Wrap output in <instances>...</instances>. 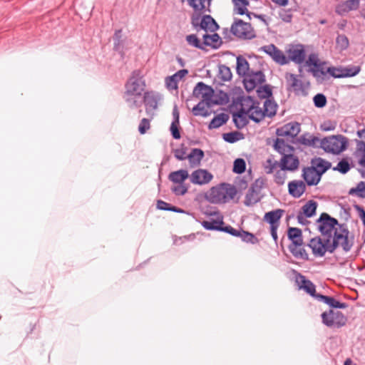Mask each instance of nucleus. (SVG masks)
<instances>
[{
  "instance_id": "obj_1",
  "label": "nucleus",
  "mask_w": 365,
  "mask_h": 365,
  "mask_svg": "<svg viewBox=\"0 0 365 365\" xmlns=\"http://www.w3.org/2000/svg\"><path fill=\"white\" fill-rule=\"evenodd\" d=\"M352 246L353 240L346 239V232L343 230L335 232V237H333L332 241L317 237L312 238L309 243V247L316 257H323L327 252L332 253L338 247H341L344 252H349Z\"/></svg>"
},
{
  "instance_id": "obj_2",
  "label": "nucleus",
  "mask_w": 365,
  "mask_h": 365,
  "mask_svg": "<svg viewBox=\"0 0 365 365\" xmlns=\"http://www.w3.org/2000/svg\"><path fill=\"white\" fill-rule=\"evenodd\" d=\"M145 81L139 71H134L125 85L123 98L130 108H138L142 105V94L145 90Z\"/></svg>"
},
{
  "instance_id": "obj_3",
  "label": "nucleus",
  "mask_w": 365,
  "mask_h": 365,
  "mask_svg": "<svg viewBox=\"0 0 365 365\" xmlns=\"http://www.w3.org/2000/svg\"><path fill=\"white\" fill-rule=\"evenodd\" d=\"M318 229L322 233L323 237L330 239L332 241L333 237H335V232H339L341 230L346 232V238L349 239V232L344 225H339L338 221L327 213H322L320 217L317 221Z\"/></svg>"
},
{
  "instance_id": "obj_4",
  "label": "nucleus",
  "mask_w": 365,
  "mask_h": 365,
  "mask_svg": "<svg viewBox=\"0 0 365 365\" xmlns=\"http://www.w3.org/2000/svg\"><path fill=\"white\" fill-rule=\"evenodd\" d=\"M237 194L235 186L222 183L212 187L207 194V199L212 203H225L232 200Z\"/></svg>"
},
{
  "instance_id": "obj_5",
  "label": "nucleus",
  "mask_w": 365,
  "mask_h": 365,
  "mask_svg": "<svg viewBox=\"0 0 365 365\" xmlns=\"http://www.w3.org/2000/svg\"><path fill=\"white\" fill-rule=\"evenodd\" d=\"M348 141L341 135H331L321 140L320 146L327 153L339 154L346 149Z\"/></svg>"
},
{
  "instance_id": "obj_6",
  "label": "nucleus",
  "mask_w": 365,
  "mask_h": 365,
  "mask_svg": "<svg viewBox=\"0 0 365 365\" xmlns=\"http://www.w3.org/2000/svg\"><path fill=\"white\" fill-rule=\"evenodd\" d=\"M190 19L192 27L197 31L203 30L206 34L209 31L213 33L219 29L215 20L208 14H192Z\"/></svg>"
},
{
  "instance_id": "obj_7",
  "label": "nucleus",
  "mask_w": 365,
  "mask_h": 365,
  "mask_svg": "<svg viewBox=\"0 0 365 365\" xmlns=\"http://www.w3.org/2000/svg\"><path fill=\"white\" fill-rule=\"evenodd\" d=\"M240 105L247 109L249 113V118L254 122L259 123L264 118V112L262 106L258 101L248 96L241 101Z\"/></svg>"
},
{
  "instance_id": "obj_8",
  "label": "nucleus",
  "mask_w": 365,
  "mask_h": 365,
  "mask_svg": "<svg viewBox=\"0 0 365 365\" xmlns=\"http://www.w3.org/2000/svg\"><path fill=\"white\" fill-rule=\"evenodd\" d=\"M192 93L195 97L201 98V101H207V103L210 106H212L219 103L217 101L213 98V88L211 86L205 84L203 82H199L197 83L193 89Z\"/></svg>"
},
{
  "instance_id": "obj_9",
  "label": "nucleus",
  "mask_w": 365,
  "mask_h": 365,
  "mask_svg": "<svg viewBox=\"0 0 365 365\" xmlns=\"http://www.w3.org/2000/svg\"><path fill=\"white\" fill-rule=\"evenodd\" d=\"M285 79L289 90L294 92L296 95L306 96L309 83H306L296 74L286 73Z\"/></svg>"
},
{
  "instance_id": "obj_10",
  "label": "nucleus",
  "mask_w": 365,
  "mask_h": 365,
  "mask_svg": "<svg viewBox=\"0 0 365 365\" xmlns=\"http://www.w3.org/2000/svg\"><path fill=\"white\" fill-rule=\"evenodd\" d=\"M232 33L237 37L244 39H251L255 36V31L249 23L242 20L236 21L231 27Z\"/></svg>"
},
{
  "instance_id": "obj_11",
  "label": "nucleus",
  "mask_w": 365,
  "mask_h": 365,
  "mask_svg": "<svg viewBox=\"0 0 365 365\" xmlns=\"http://www.w3.org/2000/svg\"><path fill=\"white\" fill-rule=\"evenodd\" d=\"M263 186L264 181L261 179H257L252 183L245 196V204L246 205H252L261 200V191Z\"/></svg>"
},
{
  "instance_id": "obj_12",
  "label": "nucleus",
  "mask_w": 365,
  "mask_h": 365,
  "mask_svg": "<svg viewBox=\"0 0 365 365\" xmlns=\"http://www.w3.org/2000/svg\"><path fill=\"white\" fill-rule=\"evenodd\" d=\"M162 99L161 96L154 91L145 92L142 97V103L143 102L145 106V111L147 114L151 117L154 116L155 111L157 110L158 103Z\"/></svg>"
},
{
  "instance_id": "obj_13",
  "label": "nucleus",
  "mask_w": 365,
  "mask_h": 365,
  "mask_svg": "<svg viewBox=\"0 0 365 365\" xmlns=\"http://www.w3.org/2000/svg\"><path fill=\"white\" fill-rule=\"evenodd\" d=\"M322 322L327 327H341L345 324L346 318L339 311L329 310L322 314Z\"/></svg>"
},
{
  "instance_id": "obj_14",
  "label": "nucleus",
  "mask_w": 365,
  "mask_h": 365,
  "mask_svg": "<svg viewBox=\"0 0 365 365\" xmlns=\"http://www.w3.org/2000/svg\"><path fill=\"white\" fill-rule=\"evenodd\" d=\"M287 58L296 64H302L306 58V51L302 44L290 45L287 50Z\"/></svg>"
},
{
  "instance_id": "obj_15",
  "label": "nucleus",
  "mask_w": 365,
  "mask_h": 365,
  "mask_svg": "<svg viewBox=\"0 0 365 365\" xmlns=\"http://www.w3.org/2000/svg\"><path fill=\"white\" fill-rule=\"evenodd\" d=\"M261 50L271 56V58L279 65H286L289 63L287 56H286L283 51L279 50L274 44L264 46L261 48Z\"/></svg>"
},
{
  "instance_id": "obj_16",
  "label": "nucleus",
  "mask_w": 365,
  "mask_h": 365,
  "mask_svg": "<svg viewBox=\"0 0 365 365\" xmlns=\"http://www.w3.org/2000/svg\"><path fill=\"white\" fill-rule=\"evenodd\" d=\"M213 175L205 169L199 168L193 171L190 177V182L194 185H204L210 183Z\"/></svg>"
},
{
  "instance_id": "obj_17",
  "label": "nucleus",
  "mask_w": 365,
  "mask_h": 365,
  "mask_svg": "<svg viewBox=\"0 0 365 365\" xmlns=\"http://www.w3.org/2000/svg\"><path fill=\"white\" fill-rule=\"evenodd\" d=\"M264 81V75L262 71L250 72L244 78L245 88L250 91Z\"/></svg>"
},
{
  "instance_id": "obj_18",
  "label": "nucleus",
  "mask_w": 365,
  "mask_h": 365,
  "mask_svg": "<svg viewBox=\"0 0 365 365\" xmlns=\"http://www.w3.org/2000/svg\"><path fill=\"white\" fill-rule=\"evenodd\" d=\"M300 132V124L290 122L277 129L276 133L279 137L294 138Z\"/></svg>"
},
{
  "instance_id": "obj_19",
  "label": "nucleus",
  "mask_w": 365,
  "mask_h": 365,
  "mask_svg": "<svg viewBox=\"0 0 365 365\" xmlns=\"http://www.w3.org/2000/svg\"><path fill=\"white\" fill-rule=\"evenodd\" d=\"M299 160L298 158L289 153L282 155L279 161V168L287 171H295L298 169Z\"/></svg>"
},
{
  "instance_id": "obj_20",
  "label": "nucleus",
  "mask_w": 365,
  "mask_h": 365,
  "mask_svg": "<svg viewBox=\"0 0 365 365\" xmlns=\"http://www.w3.org/2000/svg\"><path fill=\"white\" fill-rule=\"evenodd\" d=\"M188 73L187 70L182 69L176 72L175 74L165 78V83L166 88L169 91H177L178 88V83Z\"/></svg>"
},
{
  "instance_id": "obj_21",
  "label": "nucleus",
  "mask_w": 365,
  "mask_h": 365,
  "mask_svg": "<svg viewBox=\"0 0 365 365\" xmlns=\"http://www.w3.org/2000/svg\"><path fill=\"white\" fill-rule=\"evenodd\" d=\"M321 175L312 166L304 168L302 170V178L306 183L309 185H317L320 180Z\"/></svg>"
},
{
  "instance_id": "obj_22",
  "label": "nucleus",
  "mask_w": 365,
  "mask_h": 365,
  "mask_svg": "<svg viewBox=\"0 0 365 365\" xmlns=\"http://www.w3.org/2000/svg\"><path fill=\"white\" fill-rule=\"evenodd\" d=\"M284 210L282 209H276L267 212L264 215V221L270 225V227H279L280 219L283 216Z\"/></svg>"
},
{
  "instance_id": "obj_23",
  "label": "nucleus",
  "mask_w": 365,
  "mask_h": 365,
  "mask_svg": "<svg viewBox=\"0 0 365 365\" xmlns=\"http://www.w3.org/2000/svg\"><path fill=\"white\" fill-rule=\"evenodd\" d=\"M187 4L193 9L192 14H203L206 12H210V5L208 4V0H186Z\"/></svg>"
},
{
  "instance_id": "obj_24",
  "label": "nucleus",
  "mask_w": 365,
  "mask_h": 365,
  "mask_svg": "<svg viewBox=\"0 0 365 365\" xmlns=\"http://www.w3.org/2000/svg\"><path fill=\"white\" fill-rule=\"evenodd\" d=\"M233 121L238 128H242L249 123V113L247 109L240 105V110L232 115Z\"/></svg>"
},
{
  "instance_id": "obj_25",
  "label": "nucleus",
  "mask_w": 365,
  "mask_h": 365,
  "mask_svg": "<svg viewBox=\"0 0 365 365\" xmlns=\"http://www.w3.org/2000/svg\"><path fill=\"white\" fill-rule=\"evenodd\" d=\"M288 190L290 195L299 198L306 190L305 183L302 180L291 181L288 184Z\"/></svg>"
},
{
  "instance_id": "obj_26",
  "label": "nucleus",
  "mask_w": 365,
  "mask_h": 365,
  "mask_svg": "<svg viewBox=\"0 0 365 365\" xmlns=\"http://www.w3.org/2000/svg\"><path fill=\"white\" fill-rule=\"evenodd\" d=\"M297 282L299 284V289L305 290L316 299V295L317 294L315 293V286L310 280L307 279L304 276L299 274L297 277Z\"/></svg>"
},
{
  "instance_id": "obj_27",
  "label": "nucleus",
  "mask_w": 365,
  "mask_h": 365,
  "mask_svg": "<svg viewBox=\"0 0 365 365\" xmlns=\"http://www.w3.org/2000/svg\"><path fill=\"white\" fill-rule=\"evenodd\" d=\"M203 46H211L217 48L220 46L222 40L220 36L215 33L212 34H205L202 35Z\"/></svg>"
},
{
  "instance_id": "obj_28",
  "label": "nucleus",
  "mask_w": 365,
  "mask_h": 365,
  "mask_svg": "<svg viewBox=\"0 0 365 365\" xmlns=\"http://www.w3.org/2000/svg\"><path fill=\"white\" fill-rule=\"evenodd\" d=\"M203 157L204 153L201 149L199 148H193L187 155V159L192 168L200 165Z\"/></svg>"
},
{
  "instance_id": "obj_29",
  "label": "nucleus",
  "mask_w": 365,
  "mask_h": 365,
  "mask_svg": "<svg viewBox=\"0 0 365 365\" xmlns=\"http://www.w3.org/2000/svg\"><path fill=\"white\" fill-rule=\"evenodd\" d=\"M189 174L187 170L181 169L171 172L168 175V179L175 184H180L184 183L185 180H187Z\"/></svg>"
},
{
  "instance_id": "obj_30",
  "label": "nucleus",
  "mask_w": 365,
  "mask_h": 365,
  "mask_svg": "<svg viewBox=\"0 0 365 365\" xmlns=\"http://www.w3.org/2000/svg\"><path fill=\"white\" fill-rule=\"evenodd\" d=\"M316 299L317 300L322 301L333 308L344 309L346 307L345 303H341L331 297L324 296L319 294L318 295H316Z\"/></svg>"
},
{
  "instance_id": "obj_31",
  "label": "nucleus",
  "mask_w": 365,
  "mask_h": 365,
  "mask_svg": "<svg viewBox=\"0 0 365 365\" xmlns=\"http://www.w3.org/2000/svg\"><path fill=\"white\" fill-rule=\"evenodd\" d=\"M289 250L297 259L304 260L308 259V255L302 247V245H289Z\"/></svg>"
},
{
  "instance_id": "obj_32",
  "label": "nucleus",
  "mask_w": 365,
  "mask_h": 365,
  "mask_svg": "<svg viewBox=\"0 0 365 365\" xmlns=\"http://www.w3.org/2000/svg\"><path fill=\"white\" fill-rule=\"evenodd\" d=\"M288 237L292 241L290 245H302V230L297 227H289L288 230Z\"/></svg>"
},
{
  "instance_id": "obj_33",
  "label": "nucleus",
  "mask_w": 365,
  "mask_h": 365,
  "mask_svg": "<svg viewBox=\"0 0 365 365\" xmlns=\"http://www.w3.org/2000/svg\"><path fill=\"white\" fill-rule=\"evenodd\" d=\"M237 73L239 76H246L250 73L249 63L242 56L237 58Z\"/></svg>"
},
{
  "instance_id": "obj_34",
  "label": "nucleus",
  "mask_w": 365,
  "mask_h": 365,
  "mask_svg": "<svg viewBox=\"0 0 365 365\" xmlns=\"http://www.w3.org/2000/svg\"><path fill=\"white\" fill-rule=\"evenodd\" d=\"M211 106H208L207 101H201L192 108V113L196 116L206 117L209 115L208 108Z\"/></svg>"
},
{
  "instance_id": "obj_35",
  "label": "nucleus",
  "mask_w": 365,
  "mask_h": 365,
  "mask_svg": "<svg viewBox=\"0 0 365 365\" xmlns=\"http://www.w3.org/2000/svg\"><path fill=\"white\" fill-rule=\"evenodd\" d=\"M312 167L317 170L321 176L331 167L330 163L320 158L312 160Z\"/></svg>"
},
{
  "instance_id": "obj_36",
  "label": "nucleus",
  "mask_w": 365,
  "mask_h": 365,
  "mask_svg": "<svg viewBox=\"0 0 365 365\" xmlns=\"http://www.w3.org/2000/svg\"><path fill=\"white\" fill-rule=\"evenodd\" d=\"M265 117H272L276 114L277 105L270 99L267 98L262 104Z\"/></svg>"
},
{
  "instance_id": "obj_37",
  "label": "nucleus",
  "mask_w": 365,
  "mask_h": 365,
  "mask_svg": "<svg viewBox=\"0 0 365 365\" xmlns=\"http://www.w3.org/2000/svg\"><path fill=\"white\" fill-rule=\"evenodd\" d=\"M228 120V115L225 113H220L215 116L210 121L209 129L217 128L225 124Z\"/></svg>"
},
{
  "instance_id": "obj_38",
  "label": "nucleus",
  "mask_w": 365,
  "mask_h": 365,
  "mask_svg": "<svg viewBox=\"0 0 365 365\" xmlns=\"http://www.w3.org/2000/svg\"><path fill=\"white\" fill-rule=\"evenodd\" d=\"M235 6V14L244 15L248 12L247 6L249 5L247 0H232Z\"/></svg>"
},
{
  "instance_id": "obj_39",
  "label": "nucleus",
  "mask_w": 365,
  "mask_h": 365,
  "mask_svg": "<svg viewBox=\"0 0 365 365\" xmlns=\"http://www.w3.org/2000/svg\"><path fill=\"white\" fill-rule=\"evenodd\" d=\"M317 203L313 200H309L302 207V214L307 217H311L316 213Z\"/></svg>"
},
{
  "instance_id": "obj_40",
  "label": "nucleus",
  "mask_w": 365,
  "mask_h": 365,
  "mask_svg": "<svg viewBox=\"0 0 365 365\" xmlns=\"http://www.w3.org/2000/svg\"><path fill=\"white\" fill-rule=\"evenodd\" d=\"M274 148L277 150L282 155L289 153V151L292 149L291 146L286 144L284 140L277 138L274 142Z\"/></svg>"
},
{
  "instance_id": "obj_41",
  "label": "nucleus",
  "mask_w": 365,
  "mask_h": 365,
  "mask_svg": "<svg viewBox=\"0 0 365 365\" xmlns=\"http://www.w3.org/2000/svg\"><path fill=\"white\" fill-rule=\"evenodd\" d=\"M202 226L207 230H218L220 231L221 227L223 225V221L221 220H205L202 222Z\"/></svg>"
},
{
  "instance_id": "obj_42",
  "label": "nucleus",
  "mask_w": 365,
  "mask_h": 365,
  "mask_svg": "<svg viewBox=\"0 0 365 365\" xmlns=\"http://www.w3.org/2000/svg\"><path fill=\"white\" fill-rule=\"evenodd\" d=\"M357 135L360 138L356 140L357 152L361 153V156L365 153V128L357 131Z\"/></svg>"
},
{
  "instance_id": "obj_43",
  "label": "nucleus",
  "mask_w": 365,
  "mask_h": 365,
  "mask_svg": "<svg viewBox=\"0 0 365 365\" xmlns=\"http://www.w3.org/2000/svg\"><path fill=\"white\" fill-rule=\"evenodd\" d=\"M279 167V162L274 158H269L264 163V169L267 174L272 173Z\"/></svg>"
},
{
  "instance_id": "obj_44",
  "label": "nucleus",
  "mask_w": 365,
  "mask_h": 365,
  "mask_svg": "<svg viewBox=\"0 0 365 365\" xmlns=\"http://www.w3.org/2000/svg\"><path fill=\"white\" fill-rule=\"evenodd\" d=\"M240 234L238 237H240L243 242L252 245L257 244L259 242L258 239L252 233L241 230Z\"/></svg>"
},
{
  "instance_id": "obj_45",
  "label": "nucleus",
  "mask_w": 365,
  "mask_h": 365,
  "mask_svg": "<svg viewBox=\"0 0 365 365\" xmlns=\"http://www.w3.org/2000/svg\"><path fill=\"white\" fill-rule=\"evenodd\" d=\"M219 78L223 81H228L232 78V73L229 67L222 65L219 67Z\"/></svg>"
},
{
  "instance_id": "obj_46",
  "label": "nucleus",
  "mask_w": 365,
  "mask_h": 365,
  "mask_svg": "<svg viewBox=\"0 0 365 365\" xmlns=\"http://www.w3.org/2000/svg\"><path fill=\"white\" fill-rule=\"evenodd\" d=\"M342 68L344 78L355 76L361 71V67L359 66H349Z\"/></svg>"
},
{
  "instance_id": "obj_47",
  "label": "nucleus",
  "mask_w": 365,
  "mask_h": 365,
  "mask_svg": "<svg viewBox=\"0 0 365 365\" xmlns=\"http://www.w3.org/2000/svg\"><path fill=\"white\" fill-rule=\"evenodd\" d=\"M186 41L190 46L195 48L204 49L203 42H200L195 34H190L186 36Z\"/></svg>"
},
{
  "instance_id": "obj_48",
  "label": "nucleus",
  "mask_w": 365,
  "mask_h": 365,
  "mask_svg": "<svg viewBox=\"0 0 365 365\" xmlns=\"http://www.w3.org/2000/svg\"><path fill=\"white\" fill-rule=\"evenodd\" d=\"M350 165L346 159H342L340 160L337 165L334 168V170L339 171L342 174H346L350 170Z\"/></svg>"
},
{
  "instance_id": "obj_49",
  "label": "nucleus",
  "mask_w": 365,
  "mask_h": 365,
  "mask_svg": "<svg viewBox=\"0 0 365 365\" xmlns=\"http://www.w3.org/2000/svg\"><path fill=\"white\" fill-rule=\"evenodd\" d=\"M336 43L337 47L341 51L346 50L349 44L348 38L344 34L337 36Z\"/></svg>"
},
{
  "instance_id": "obj_50",
  "label": "nucleus",
  "mask_w": 365,
  "mask_h": 365,
  "mask_svg": "<svg viewBox=\"0 0 365 365\" xmlns=\"http://www.w3.org/2000/svg\"><path fill=\"white\" fill-rule=\"evenodd\" d=\"M286 171L287 170H282V168L276 171L274 175V180L277 185H282L284 184L287 179Z\"/></svg>"
},
{
  "instance_id": "obj_51",
  "label": "nucleus",
  "mask_w": 365,
  "mask_h": 365,
  "mask_svg": "<svg viewBox=\"0 0 365 365\" xmlns=\"http://www.w3.org/2000/svg\"><path fill=\"white\" fill-rule=\"evenodd\" d=\"M246 164L243 159L237 158L234 161L233 172L237 174H241L245 172Z\"/></svg>"
},
{
  "instance_id": "obj_52",
  "label": "nucleus",
  "mask_w": 365,
  "mask_h": 365,
  "mask_svg": "<svg viewBox=\"0 0 365 365\" xmlns=\"http://www.w3.org/2000/svg\"><path fill=\"white\" fill-rule=\"evenodd\" d=\"M350 194H356L361 197H365V182H360L356 187L351 188L349 191Z\"/></svg>"
},
{
  "instance_id": "obj_53",
  "label": "nucleus",
  "mask_w": 365,
  "mask_h": 365,
  "mask_svg": "<svg viewBox=\"0 0 365 365\" xmlns=\"http://www.w3.org/2000/svg\"><path fill=\"white\" fill-rule=\"evenodd\" d=\"M314 104L317 108H323L327 104V98L322 93H317L313 98Z\"/></svg>"
},
{
  "instance_id": "obj_54",
  "label": "nucleus",
  "mask_w": 365,
  "mask_h": 365,
  "mask_svg": "<svg viewBox=\"0 0 365 365\" xmlns=\"http://www.w3.org/2000/svg\"><path fill=\"white\" fill-rule=\"evenodd\" d=\"M188 187L185 183L176 184L172 187V191L176 195H184L187 193Z\"/></svg>"
},
{
  "instance_id": "obj_55",
  "label": "nucleus",
  "mask_w": 365,
  "mask_h": 365,
  "mask_svg": "<svg viewBox=\"0 0 365 365\" xmlns=\"http://www.w3.org/2000/svg\"><path fill=\"white\" fill-rule=\"evenodd\" d=\"M327 72L334 78H344L342 68L329 67Z\"/></svg>"
},
{
  "instance_id": "obj_56",
  "label": "nucleus",
  "mask_w": 365,
  "mask_h": 365,
  "mask_svg": "<svg viewBox=\"0 0 365 365\" xmlns=\"http://www.w3.org/2000/svg\"><path fill=\"white\" fill-rule=\"evenodd\" d=\"M359 6V0H347L344 3L345 11L356 10L358 9Z\"/></svg>"
},
{
  "instance_id": "obj_57",
  "label": "nucleus",
  "mask_w": 365,
  "mask_h": 365,
  "mask_svg": "<svg viewBox=\"0 0 365 365\" xmlns=\"http://www.w3.org/2000/svg\"><path fill=\"white\" fill-rule=\"evenodd\" d=\"M323 64L324 63H320L319 64H318L317 67H314V68L311 69V71L312 72V73L314 76L322 77V76H325L327 73H328L327 72V70L325 71V69L324 68Z\"/></svg>"
},
{
  "instance_id": "obj_58",
  "label": "nucleus",
  "mask_w": 365,
  "mask_h": 365,
  "mask_svg": "<svg viewBox=\"0 0 365 365\" xmlns=\"http://www.w3.org/2000/svg\"><path fill=\"white\" fill-rule=\"evenodd\" d=\"M319 61L318 56L316 53H311L308 59L306 61L305 64L307 66H313L314 67H317L318 64H319Z\"/></svg>"
},
{
  "instance_id": "obj_59",
  "label": "nucleus",
  "mask_w": 365,
  "mask_h": 365,
  "mask_svg": "<svg viewBox=\"0 0 365 365\" xmlns=\"http://www.w3.org/2000/svg\"><path fill=\"white\" fill-rule=\"evenodd\" d=\"M150 128V120L143 118L138 126V131L140 134H145Z\"/></svg>"
},
{
  "instance_id": "obj_60",
  "label": "nucleus",
  "mask_w": 365,
  "mask_h": 365,
  "mask_svg": "<svg viewBox=\"0 0 365 365\" xmlns=\"http://www.w3.org/2000/svg\"><path fill=\"white\" fill-rule=\"evenodd\" d=\"M223 139L228 143H233L239 140L238 133L236 132H231L225 133L223 135Z\"/></svg>"
},
{
  "instance_id": "obj_61",
  "label": "nucleus",
  "mask_w": 365,
  "mask_h": 365,
  "mask_svg": "<svg viewBox=\"0 0 365 365\" xmlns=\"http://www.w3.org/2000/svg\"><path fill=\"white\" fill-rule=\"evenodd\" d=\"M240 230H236V229L233 228L230 225H227V226H225V227H223L222 225L221 230H220V231L229 233L230 235H231L232 236H235V237H238L240 235Z\"/></svg>"
},
{
  "instance_id": "obj_62",
  "label": "nucleus",
  "mask_w": 365,
  "mask_h": 365,
  "mask_svg": "<svg viewBox=\"0 0 365 365\" xmlns=\"http://www.w3.org/2000/svg\"><path fill=\"white\" fill-rule=\"evenodd\" d=\"M175 157L179 160L187 159V155L185 148H181L174 150Z\"/></svg>"
},
{
  "instance_id": "obj_63",
  "label": "nucleus",
  "mask_w": 365,
  "mask_h": 365,
  "mask_svg": "<svg viewBox=\"0 0 365 365\" xmlns=\"http://www.w3.org/2000/svg\"><path fill=\"white\" fill-rule=\"evenodd\" d=\"M179 123L172 122L170 125V131L173 135V138L175 139L180 138V133L178 130Z\"/></svg>"
},
{
  "instance_id": "obj_64",
  "label": "nucleus",
  "mask_w": 365,
  "mask_h": 365,
  "mask_svg": "<svg viewBox=\"0 0 365 365\" xmlns=\"http://www.w3.org/2000/svg\"><path fill=\"white\" fill-rule=\"evenodd\" d=\"M121 38V30H117L113 36L114 48L115 50H119L120 41Z\"/></svg>"
}]
</instances>
